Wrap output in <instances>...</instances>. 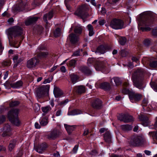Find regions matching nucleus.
Here are the masks:
<instances>
[{
  "label": "nucleus",
  "instance_id": "obj_12",
  "mask_svg": "<svg viewBox=\"0 0 157 157\" xmlns=\"http://www.w3.org/2000/svg\"><path fill=\"white\" fill-rule=\"evenodd\" d=\"M12 128L10 125L7 124H5L3 127L4 131L2 134L3 137L8 136L12 135L11 131Z\"/></svg>",
  "mask_w": 157,
  "mask_h": 157
},
{
  "label": "nucleus",
  "instance_id": "obj_50",
  "mask_svg": "<svg viewBox=\"0 0 157 157\" xmlns=\"http://www.w3.org/2000/svg\"><path fill=\"white\" fill-rule=\"evenodd\" d=\"M148 100L146 98H144L143 99L142 101V105L143 107H146L147 106L148 104Z\"/></svg>",
  "mask_w": 157,
  "mask_h": 157
},
{
  "label": "nucleus",
  "instance_id": "obj_56",
  "mask_svg": "<svg viewBox=\"0 0 157 157\" xmlns=\"http://www.w3.org/2000/svg\"><path fill=\"white\" fill-rule=\"evenodd\" d=\"M76 61L74 59H72L69 61L70 66L72 67H74L75 65Z\"/></svg>",
  "mask_w": 157,
  "mask_h": 157
},
{
  "label": "nucleus",
  "instance_id": "obj_6",
  "mask_svg": "<svg viewBox=\"0 0 157 157\" xmlns=\"http://www.w3.org/2000/svg\"><path fill=\"white\" fill-rule=\"evenodd\" d=\"M50 88V85H43L38 88L36 91V95L37 98L43 97L48 94Z\"/></svg>",
  "mask_w": 157,
  "mask_h": 157
},
{
  "label": "nucleus",
  "instance_id": "obj_15",
  "mask_svg": "<svg viewBox=\"0 0 157 157\" xmlns=\"http://www.w3.org/2000/svg\"><path fill=\"white\" fill-rule=\"evenodd\" d=\"M53 93L56 98L60 97L63 94V91L58 87L54 86Z\"/></svg>",
  "mask_w": 157,
  "mask_h": 157
},
{
  "label": "nucleus",
  "instance_id": "obj_35",
  "mask_svg": "<svg viewBox=\"0 0 157 157\" xmlns=\"http://www.w3.org/2000/svg\"><path fill=\"white\" fill-rule=\"evenodd\" d=\"M70 76L73 83L74 84L77 82L78 77L77 75L72 74L70 75Z\"/></svg>",
  "mask_w": 157,
  "mask_h": 157
},
{
  "label": "nucleus",
  "instance_id": "obj_24",
  "mask_svg": "<svg viewBox=\"0 0 157 157\" xmlns=\"http://www.w3.org/2000/svg\"><path fill=\"white\" fill-rule=\"evenodd\" d=\"M125 22V20L121 19L118 18V29H121L125 28L126 25L124 22Z\"/></svg>",
  "mask_w": 157,
  "mask_h": 157
},
{
  "label": "nucleus",
  "instance_id": "obj_16",
  "mask_svg": "<svg viewBox=\"0 0 157 157\" xmlns=\"http://www.w3.org/2000/svg\"><path fill=\"white\" fill-rule=\"evenodd\" d=\"M111 49V47L110 46H104L103 45H101L97 48L96 52H99L101 54H103L105 52L106 50H109Z\"/></svg>",
  "mask_w": 157,
  "mask_h": 157
},
{
  "label": "nucleus",
  "instance_id": "obj_21",
  "mask_svg": "<svg viewBox=\"0 0 157 157\" xmlns=\"http://www.w3.org/2000/svg\"><path fill=\"white\" fill-rule=\"evenodd\" d=\"M38 17H33L29 18L25 22L26 25H29L35 23L38 20Z\"/></svg>",
  "mask_w": 157,
  "mask_h": 157
},
{
  "label": "nucleus",
  "instance_id": "obj_58",
  "mask_svg": "<svg viewBox=\"0 0 157 157\" xmlns=\"http://www.w3.org/2000/svg\"><path fill=\"white\" fill-rule=\"evenodd\" d=\"M126 7L128 11L131 10L132 7L131 5L128 2H126Z\"/></svg>",
  "mask_w": 157,
  "mask_h": 157
},
{
  "label": "nucleus",
  "instance_id": "obj_11",
  "mask_svg": "<svg viewBox=\"0 0 157 157\" xmlns=\"http://www.w3.org/2000/svg\"><path fill=\"white\" fill-rule=\"evenodd\" d=\"M40 63L39 60L36 58H33L28 60L27 63V67L28 68L35 67Z\"/></svg>",
  "mask_w": 157,
  "mask_h": 157
},
{
  "label": "nucleus",
  "instance_id": "obj_49",
  "mask_svg": "<svg viewBox=\"0 0 157 157\" xmlns=\"http://www.w3.org/2000/svg\"><path fill=\"white\" fill-rule=\"evenodd\" d=\"M117 81L118 78L117 77H115L112 79L111 82L113 85L117 86Z\"/></svg>",
  "mask_w": 157,
  "mask_h": 157
},
{
  "label": "nucleus",
  "instance_id": "obj_22",
  "mask_svg": "<svg viewBox=\"0 0 157 157\" xmlns=\"http://www.w3.org/2000/svg\"><path fill=\"white\" fill-rule=\"evenodd\" d=\"M69 38L71 42L73 44H75L78 40V37L74 34H70L69 36Z\"/></svg>",
  "mask_w": 157,
  "mask_h": 157
},
{
  "label": "nucleus",
  "instance_id": "obj_7",
  "mask_svg": "<svg viewBox=\"0 0 157 157\" xmlns=\"http://www.w3.org/2000/svg\"><path fill=\"white\" fill-rule=\"evenodd\" d=\"M144 144L142 138L139 136H132L130 141V145L133 147H138Z\"/></svg>",
  "mask_w": 157,
  "mask_h": 157
},
{
  "label": "nucleus",
  "instance_id": "obj_2",
  "mask_svg": "<svg viewBox=\"0 0 157 157\" xmlns=\"http://www.w3.org/2000/svg\"><path fill=\"white\" fill-rule=\"evenodd\" d=\"M155 18L152 16H145L143 19L142 17L140 19L139 26L141 27L138 28L142 32H147L151 30L154 25Z\"/></svg>",
  "mask_w": 157,
  "mask_h": 157
},
{
  "label": "nucleus",
  "instance_id": "obj_59",
  "mask_svg": "<svg viewBox=\"0 0 157 157\" xmlns=\"http://www.w3.org/2000/svg\"><path fill=\"white\" fill-rule=\"evenodd\" d=\"M78 145H76L73 148L72 151V152H73V153H76L78 150Z\"/></svg>",
  "mask_w": 157,
  "mask_h": 157
},
{
  "label": "nucleus",
  "instance_id": "obj_28",
  "mask_svg": "<svg viewBox=\"0 0 157 157\" xmlns=\"http://www.w3.org/2000/svg\"><path fill=\"white\" fill-rule=\"evenodd\" d=\"M100 87L105 90H107L110 89V85L108 82H104L100 84Z\"/></svg>",
  "mask_w": 157,
  "mask_h": 157
},
{
  "label": "nucleus",
  "instance_id": "obj_63",
  "mask_svg": "<svg viewBox=\"0 0 157 157\" xmlns=\"http://www.w3.org/2000/svg\"><path fill=\"white\" fill-rule=\"evenodd\" d=\"M133 62H135L137 63L138 61V59L135 56H132L131 58Z\"/></svg>",
  "mask_w": 157,
  "mask_h": 157
},
{
  "label": "nucleus",
  "instance_id": "obj_51",
  "mask_svg": "<svg viewBox=\"0 0 157 157\" xmlns=\"http://www.w3.org/2000/svg\"><path fill=\"white\" fill-rule=\"evenodd\" d=\"M36 151L38 152L39 153H42L44 151V150H43L41 147H40V145H39L38 147H37L35 148Z\"/></svg>",
  "mask_w": 157,
  "mask_h": 157
},
{
  "label": "nucleus",
  "instance_id": "obj_44",
  "mask_svg": "<svg viewBox=\"0 0 157 157\" xmlns=\"http://www.w3.org/2000/svg\"><path fill=\"white\" fill-rule=\"evenodd\" d=\"M82 31V28L81 27L76 26V27L74 31L75 33H81Z\"/></svg>",
  "mask_w": 157,
  "mask_h": 157
},
{
  "label": "nucleus",
  "instance_id": "obj_32",
  "mask_svg": "<svg viewBox=\"0 0 157 157\" xmlns=\"http://www.w3.org/2000/svg\"><path fill=\"white\" fill-rule=\"evenodd\" d=\"M23 57H19L18 55H15L13 58V60L14 63H20L23 60Z\"/></svg>",
  "mask_w": 157,
  "mask_h": 157
},
{
  "label": "nucleus",
  "instance_id": "obj_20",
  "mask_svg": "<svg viewBox=\"0 0 157 157\" xmlns=\"http://www.w3.org/2000/svg\"><path fill=\"white\" fill-rule=\"evenodd\" d=\"M139 119L142 121V124L144 126H147L149 124V120L148 118L143 115L139 116Z\"/></svg>",
  "mask_w": 157,
  "mask_h": 157
},
{
  "label": "nucleus",
  "instance_id": "obj_34",
  "mask_svg": "<svg viewBox=\"0 0 157 157\" xmlns=\"http://www.w3.org/2000/svg\"><path fill=\"white\" fill-rule=\"evenodd\" d=\"M40 123L42 126L46 125L48 123L47 118L46 117H41L40 120Z\"/></svg>",
  "mask_w": 157,
  "mask_h": 157
},
{
  "label": "nucleus",
  "instance_id": "obj_1",
  "mask_svg": "<svg viewBox=\"0 0 157 157\" xmlns=\"http://www.w3.org/2000/svg\"><path fill=\"white\" fill-rule=\"evenodd\" d=\"M144 77V71L141 69L137 70L132 76L134 85L139 89H143L146 86V83L143 79Z\"/></svg>",
  "mask_w": 157,
  "mask_h": 157
},
{
  "label": "nucleus",
  "instance_id": "obj_5",
  "mask_svg": "<svg viewBox=\"0 0 157 157\" xmlns=\"http://www.w3.org/2000/svg\"><path fill=\"white\" fill-rule=\"evenodd\" d=\"M22 33V28L18 26H15L9 29L8 32V37L10 40V38H12L13 37H16L21 35Z\"/></svg>",
  "mask_w": 157,
  "mask_h": 157
},
{
  "label": "nucleus",
  "instance_id": "obj_62",
  "mask_svg": "<svg viewBox=\"0 0 157 157\" xmlns=\"http://www.w3.org/2000/svg\"><path fill=\"white\" fill-rule=\"evenodd\" d=\"M65 2V0L64 2L67 8V9L71 11V7L70 6V5L68 4L67 2Z\"/></svg>",
  "mask_w": 157,
  "mask_h": 157
},
{
  "label": "nucleus",
  "instance_id": "obj_37",
  "mask_svg": "<svg viewBox=\"0 0 157 157\" xmlns=\"http://www.w3.org/2000/svg\"><path fill=\"white\" fill-rule=\"evenodd\" d=\"M87 28L89 31V35L90 36H92L94 34L93 31V27L90 24H89L87 26Z\"/></svg>",
  "mask_w": 157,
  "mask_h": 157
},
{
  "label": "nucleus",
  "instance_id": "obj_45",
  "mask_svg": "<svg viewBox=\"0 0 157 157\" xmlns=\"http://www.w3.org/2000/svg\"><path fill=\"white\" fill-rule=\"evenodd\" d=\"M150 66L152 68L157 67V61H154L150 62Z\"/></svg>",
  "mask_w": 157,
  "mask_h": 157
},
{
  "label": "nucleus",
  "instance_id": "obj_29",
  "mask_svg": "<svg viewBox=\"0 0 157 157\" xmlns=\"http://www.w3.org/2000/svg\"><path fill=\"white\" fill-rule=\"evenodd\" d=\"M22 82L21 81H19L15 83L10 84V86L12 87L15 88L20 87L22 86Z\"/></svg>",
  "mask_w": 157,
  "mask_h": 157
},
{
  "label": "nucleus",
  "instance_id": "obj_47",
  "mask_svg": "<svg viewBox=\"0 0 157 157\" xmlns=\"http://www.w3.org/2000/svg\"><path fill=\"white\" fill-rule=\"evenodd\" d=\"M149 133L151 134L153 139L157 140V130L155 131L150 132Z\"/></svg>",
  "mask_w": 157,
  "mask_h": 157
},
{
  "label": "nucleus",
  "instance_id": "obj_17",
  "mask_svg": "<svg viewBox=\"0 0 157 157\" xmlns=\"http://www.w3.org/2000/svg\"><path fill=\"white\" fill-rule=\"evenodd\" d=\"M104 138L106 143H110L112 142V136L109 131L105 132L104 135Z\"/></svg>",
  "mask_w": 157,
  "mask_h": 157
},
{
  "label": "nucleus",
  "instance_id": "obj_36",
  "mask_svg": "<svg viewBox=\"0 0 157 157\" xmlns=\"http://www.w3.org/2000/svg\"><path fill=\"white\" fill-rule=\"evenodd\" d=\"M76 88H77V91L78 93L81 94L85 92L86 90L84 86H76Z\"/></svg>",
  "mask_w": 157,
  "mask_h": 157
},
{
  "label": "nucleus",
  "instance_id": "obj_41",
  "mask_svg": "<svg viewBox=\"0 0 157 157\" xmlns=\"http://www.w3.org/2000/svg\"><path fill=\"white\" fill-rule=\"evenodd\" d=\"M81 111L78 109H75L69 112L68 114L70 115H75L80 113Z\"/></svg>",
  "mask_w": 157,
  "mask_h": 157
},
{
  "label": "nucleus",
  "instance_id": "obj_31",
  "mask_svg": "<svg viewBox=\"0 0 157 157\" xmlns=\"http://www.w3.org/2000/svg\"><path fill=\"white\" fill-rule=\"evenodd\" d=\"M51 109H52L51 107L49 105L42 107L41 109L43 112L42 115H45L46 114L48 113L51 110Z\"/></svg>",
  "mask_w": 157,
  "mask_h": 157
},
{
  "label": "nucleus",
  "instance_id": "obj_60",
  "mask_svg": "<svg viewBox=\"0 0 157 157\" xmlns=\"http://www.w3.org/2000/svg\"><path fill=\"white\" fill-rule=\"evenodd\" d=\"M98 23L100 25H103L105 23V21L104 19H101L99 20Z\"/></svg>",
  "mask_w": 157,
  "mask_h": 157
},
{
  "label": "nucleus",
  "instance_id": "obj_57",
  "mask_svg": "<svg viewBox=\"0 0 157 157\" xmlns=\"http://www.w3.org/2000/svg\"><path fill=\"white\" fill-rule=\"evenodd\" d=\"M152 35L155 36H157V29H153L151 31Z\"/></svg>",
  "mask_w": 157,
  "mask_h": 157
},
{
  "label": "nucleus",
  "instance_id": "obj_13",
  "mask_svg": "<svg viewBox=\"0 0 157 157\" xmlns=\"http://www.w3.org/2000/svg\"><path fill=\"white\" fill-rule=\"evenodd\" d=\"M91 105L92 107L95 109H100L102 106L101 101L98 99H96L93 101Z\"/></svg>",
  "mask_w": 157,
  "mask_h": 157
},
{
  "label": "nucleus",
  "instance_id": "obj_54",
  "mask_svg": "<svg viewBox=\"0 0 157 157\" xmlns=\"http://www.w3.org/2000/svg\"><path fill=\"white\" fill-rule=\"evenodd\" d=\"M10 61L9 60L4 61L2 63V65L4 66L10 65Z\"/></svg>",
  "mask_w": 157,
  "mask_h": 157
},
{
  "label": "nucleus",
  "instance_id": "obj_43",
  "mask_svg": "<svg viewBox=\"0 0 157 157\" xmlns=\"http://www.w3.org/2000/svg\"><path fill=\"white\" fill-rule=\"evenodd\" d=\"M150 85L151 87L154 91L157 92V83L155 82L150 83Z\"/></svg>",
  "mask_w": 157,
  "mask_h": 157
},
{
  "label": "nucleus",
  "instance_id": "obj_9",
  "mask_svg": "<svg viewBox=\"0 0 157 157\" xmlns=\"http://www.w3.org/2000/svg\"><path fill=\"white\" fill-rule=\"evenodd\" d=\"M86 6L84 5L78 8L75 12L74 14L83 19L86 17L85 12L86 8Z\"/></svg>",
  "mask_w": 157,
  "mask_h": 157
},
{
  "label": "nucleus",
  "instance_id": "obj_23",
  "mask_svg": "<svg viewBox=\"0 0 157 157\" xmlns=\"http://www.w3.org/2000/svg\"><path fill=\"white\" fill-rule=\"evenodd\" d=\"M64 126L68 134H70L75 130V125H69L64 124Z\"/></svg>",
  "mask_w": 157,
  "mask_h": 157
},
{
  "label": "nucleus",
  "instance_id": "obj_53",
  "mask_svg": "<svg viewBox=\"0 0 157 157\" xmlns=\"http://www.w3.org/2000/svg\"><path fill=\"white\" fill-rule=\"evenodd\" d=\"M6 118L5 116H0V124H2L6 121Z\"/></svg>",
  "mask_w": 157,
  "mask_h": 157
},
{
  "label": "nucleus",
  "instance_id": "obj_8",
  "mask_svg": "<svg viewBox=\"0 0 157 157\" xmlns=\"http://www.w3.org/2000/svg\"><path fill=\"white\" fill-rule=\"evenodd\" d=\"M128 97L131 102L136 103L141 100L142 98V95L140 94L135 93L132 91L129 94Z\"/></svg>",
  "mask_w": 157,
  "mask_h": 157
},
{
  "label": "nucleus",
  "instance_id": "obj_14",
  "mask_svg": "<svg viewBox=\"0 0 157 157\" xmlns=\"http://www.w3.org/2000/svg\"><path fill=\"white\" fill-rule=\"evenodd\" d=\"M104 62L99 60H97L95 62V67L97 71L102 70L104 68Z\"/></svg>",
  "mask_w": 157,
  "mask_h": 157
},
{
  "label": "nucleus",
  "instance_id": "obj_30",
  "mask_svg": "<svg viewBox=\"0 0 157 157\" xmlns=\"http://www.w3.org/2000/svg\"><path fill=\"white\" fill-rule=\"evenodd\" d=\"M58 135V132L54 130L48 135V139H54Z\"/></svg>",
  "mask_w": 157,
  "mask_h": 157
},
{
  "label": "nucleus",
  "instance_id": "obj_52",
  "mask_svg": "<svg viewBox=\"0 0 157 157\" xmlns=\"http://www.w3.org/2000/svg\"><path fill=\"white\" fill-rule=\"evenodd\" d=\"M52 78L53 77L51 76V77H50L46 79L43 82V83L44 84H46L48 83H49L52 81Z\"/></svg>",
  "mask_w": 157,
  "mask_h": 157
},
{
  "label": "nucleus",
  "instance_id": "obj_61",
  "mask_svg": "<svg viewBox=\"0 0 157 157\" xmlns=\"http://www.w3.org/2000/svg\"><path fill=\"white\" fill-rule=\"evenodd\" d=\"M40 147H41L44 150H45L47 147V145L45 143H43L40 145Z\"/></svg>",
  "mask_w": 157,
  "mask_h": 157
},
{
  "label": "nucleus",
  "instance_id": "obj_38",
  "mask_svg": "<svg viewBox=\"0 0 157 157\" xmlns=\"http://www.w3.org/2000/svg\"><path fill=\"white\" fill-rule=\"evenodd\" d=\"M122 129L125 131H130L132 129V126L128 124L123 125L121 126Z\"/></svg>",
  "mask_w": 157,
  "mask_h": 157
},
{
  "label": "nucleus",
  "instance_id": "obj_10",
  "mask_svg": "<svg viewBox=\"0 0 157 157\" xmlns=\"http://www.w3.org/2000/svg\"><path fill=\"white\" fill-rule=\"evenodd\" d=\"M118 120L123 121L125 123L132 122L134 121L133 118L132 116L128 114H120L118 113Z\"/></svg>",
  "mask_w": 157,
  "mask_h": 157
},
{
  "label": "nucleus",
  "instance_id": "obj_4",
  "mask_svg": "<svg viewBox=\"0 0 157 157\" xmlns=\"http://www.w3.org/2000/svg\"><path fill=\"white\" fill-rule=\"evenodd\" d=\"M18 110L13 109L9 112L8 116L10 121L14 125L19 126L21 124V122L17 117Z\"/></svg>",
  "mask_w": 157,
  "mask_h": 157
},
{
  "label": "nucleus",
  "instance_id": "obj_3",
  "mask_svg": "<svg viewBox=\"0 0 157 157\" xmlns=\"http://www.w3.org/2000/svg\"><path fill=\"white\" fill-rule=\"evenodd\" d=\"M118 89L119 88L120 91L124 94H128L129 96L133 90L130 87V86L128 80L121 81V78L118 77Z\"/></svg>",
  "mask_w": 157,
  "mask_h": 157
},
{
  "label": "nucleus",
  "instance_id": "obj_46",
  "mask_svg": "<svg viewBox=\"0 0 157 157\" xmlns=\"http://www.w3.org/2000/svg\"><path fill=\"white\" fill-rule=\"evenodd\" d=\"M19 104V102L17 101H13L10 104V107H13Z\"/></svg>",
  "mask_w": 157,
  "mask_h": 157
},
{
  "label": "nucleus",
  "instance_id": "obj_18",
  "mask_svg": "<svg viewBox=\"0 0 157 157\" xmlns=\"http://www.w3.org/2000/svg\"><path fill=\"white\" fill-rule=\"evenodd\" d=\"M53 11H51L48 13L44 15L43 17V19L45 22L46 24H48V23L47 19L50 20L53 17Z\"/></svg>",
  "mask_w": 157,
  "mask_h": 157
},
{
  "label": "nucleus",
  "instance_id": "obj_19",
  "mask_svg": "<svg viewBox=\"0 0 157 157\" xmlns=\"http://www.w3.org/2000/svg\"><path fill=\"white\" fill-rule=\"evenodd\" d=\"M79 70L86 75H89L91 74L92 71L88 67L81 66L79 68Z\"/></svg>",
  "mask_w": 157,
  "mask_h": 157
},
{
  "label": "nucleus",
  "instance_id": "obj_64",
  "mask_svg": "<svg viewBox=\"0 0 157 157\" xmlns=\"http://www.w3.org/2000/svg\"><path fill=\"white\" fill-rule=\"evenodd\" d=\"M79 51L78 50L76 51V52H75L72 55V56H78L79 55Z\"/></svg>",
  "mask_w": 157,
  "mask_h": 157
},
{
  "label": "nucleus",
  "instance_id": "obj_33",
  "mask_svg": "<svg viewBox=\"0 0 157 157\" xmlns=\"http://www.w3.org/2000/svg\"><path fill=\"white\" fill-rule=\"evenodd\" d=\"M37 56L40 58H45L47 57L49 53L47 52H40L36 53Z\"/></svg>",
  "mask_w": 157,
  "mask_h": 157
},
{
  "label": "nucleus",
  "instance_id": "obj_40",
  "mask_svg": "<svg viewBox=\"0 0 157 157\" xmlns=\"http://www.w3.org/2000/svg\"><path fill=\"white\" fill-rule=\"evenodd\" d=\"M46 49L45 45L44 44L40 45L37 48L36 51V54L40 52L41 51L44 50Z\"/></svg>",
  "mask_w": 157,
  "mask_h": 157
},
{
  "label": "nucleus",
  "instance_id": "obj_25",
  "mask_svg": "<svg viewBox=\"0 0 157 157\" xmlns=\"http://www.w3.org/2000/svg\"><path fill=\"white\" fill-rule=\"evenodd\" d=\"M17 143L16 140H12L9 143L8 146V149L10 151H11L15 147Z\"/></svg>",
  "mask_w": 157,
  "mask_h": 157
},
{
  "label": "nucleus",
  "instance_id": "obj_26",
  "mask_svg": "<svg viewBox=\"0 0 157 157\" xmlns=\"http://www.w3.org/2000/svg\"><path fill=\"white\" fill-rule=\"evenodd\" d=\"M127 42V39L125 36H120L118 35V43L121 45H124Z\"/></svg>",
  "mask_w": 157,
  "mask_h": 157
},
{
  "label": "nucleus",
  "instance_id": "obj_27",
  "mask_svg": "<svg viewBox=\"0 0 157 157\" xmlns=\"http://www.w3.org/2000/svg\"><path fill=\"white\" fill-rule=\"evenodd\" d=\"M110 26L113 29H118V20L115 18L113 19L111 22Z\"/></svg>",
  "mask_w": 157,
  "mask_h": 157
},
{
  "label": "nucleus",
  "instance_id": "obj_55",
  "mask_svg": "<svg viewBox=\"0 0 157 157\" xmlns=\"http://www.w3.org/2000/svg\"><path fill=\"white\" fill-rule=\"evenodd\" d=\"M118 2V0H109L108 2L112 5H114Z\"/></svg>",
  "mask_w": 157,
  "mask_h": 157
},
{
  "label": "nucleus",
  "instance_id": "obj_48",
  "mask_svg": "<svg viewBox=\"0 0 157 157\" xmlns=\"http://www.w3.org/2000/svg\"><path fill=\"white\" fill-rule=\"evenodd\" d=\"M128 52H127L125 50L123 49L121 51V56L122 57H126L127 56L128 54Z\"/></svg>",
  "mask_w": 157,
  "mask_h": 157
},
{
  "label": "nucleus",
  "instance_id": "obj_42",
  "mask_svg": "<svg viewBox=\"0 0 157 157\" xmlns=\"http://www.w3.org/2000/svg\"><path fill=\"white\" fill-rule=\"evenodd\" d=\"M61 34V29L60 28H57L54 32V36L56 37L59 36Z\"/></svg>",
  "mask_w": 157,
  "mask_h": 157
},
{
  "label": "nucleus",
  "instance_id": "obj_39",
  "mask_svg": "<svg viewBox=\"0 0 157 157\" xmlns=\"http://www.w3.org/2000/svg\"><path fill=\"white\" fill-rule=\"evenodd\" d=\"M151 43V39L146 38L144 39L143 41V44L145 47H149Z\"/></svg>",
  "mask_w": 157,
  "mask_h": 157
}]
</instances>
